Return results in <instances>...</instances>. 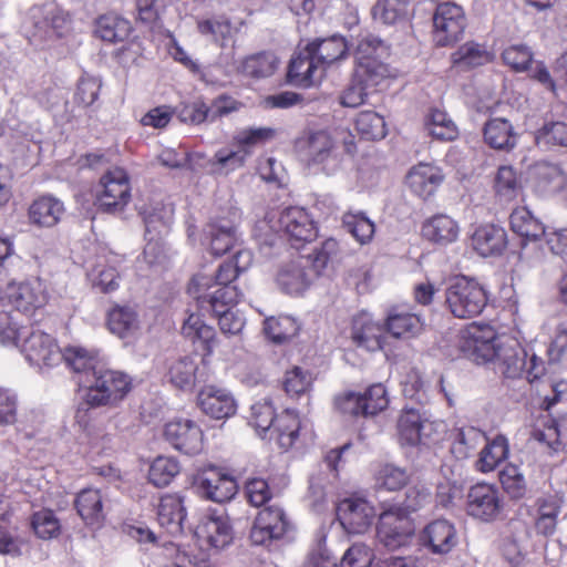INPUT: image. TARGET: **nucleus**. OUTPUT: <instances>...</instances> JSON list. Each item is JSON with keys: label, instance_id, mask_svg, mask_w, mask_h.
<instances>
[{"label": "nucleus", "instance_id": "obj_1", "mask_svg": "<svg viewBox=\"0 0 567 567\" xmlns=\"http://www.w3.org/2000/svg\"><path fill=\"white\" fill-rule=\"evenodd\" d=\"M338 250V241L329 238L319 248L313 249L312 254L300 256L282 265L276 278L278 286L286 293H301L309 287L313 278L321 274Z\"/></svg>", "mask_w": 567, "mask_h": 567}, {"label": "nucleus", "instance_id": "obj_2", "mask_svg": "<svg viewBox=\"0 0 567 567\" xmlns=\"http://www.w3.org/2000/svg\"><path fill=\"white\" fill-rule=\"evenodd\" d=\"M390 56L391 47L375 35H367L357 44V87L360 90L357 106L365 103L370 87H377L391 76L386 62Z\"/></svg>", "mask_w": 567, "mask_h": 567}, {"label": "nucleus", "instance_id": "obj_3", "mask_svg": "<svg viewBox=\"0 0 567 567\" xmlns=\"http://www.w3.org/2000/svg\"><path fill=\"white\" fill-rule=\"evenodd\" d=\"M71 17L54 2L31 7L23 22V31L29 42L44 48L71 31Z\"/></svg>", "mask_w": 567, "mask_h": 567}, {"label": "nucleus", "instance_id": "obj_4", "mask_svg": "<svg viewBox=\"0 0 567 567\" xmlns=\"http://www.w3.org/2000/svg\"><path fill=\"white\" fill-rule=\"evenodd\" d=\"M239 276L228 260L219 265L214 277L198 274L193 277L188 292L197 302L207 303L208 307H225L236 303L241 292L234 285Z\"/></svg>", "mask_w": 567, "mask_h": 567}, {"label": "nucleus", "instance_id": "obj_5", "mask_svg": "<svg viewBox=\"0 0 567 567\" xmlns=\"http://www.w3.org/2000/svg\"><path fill=\"white\" fill-rule=\"evenodd\" d=\"M85 386L83 402L90 408L117 406L133 388L132 378L117 370L94 371L91 380L80 381Z\"/></svg>", "mask_w": 567, "mask_h": 567}, {"label": "nucleus", "instance_id": "obj_6", "mask_svg": "<svg viewBox=\"0 0 567 567\" xmlns=\"http://www.w3.org/2000/svg\"><path fill=\"white\" fill-rule=\"evenodd\" d=\"M488 303L486 289L474 279L461 277L445 290V306L457 319L480 316Z\"/></svg>", "mask_w": 567, "mask_h": 567}, {"label": "nucleus", "instance_id": "obj_7", "mask_svg": "<svg viewBox=\"0 0 567 567\" xmlns=\"http://www.w3.org/2000/svg\"><path fill=\"white\" fill-rule=\"evenodd\" d=\"M498 334L488 323L472 322L458 333L457 349L461 355L476 364L495 360L498 353Z\"/></svg>", "mask_w": 567, "mask_h": 567}, {"label": "nucleus", "instance_id": "obj_8", "mask_svg": "<svg viewBox=\"0 0 567 567\" xmlns=\"http://www.w3.org/2000/svg\"><path fill=\"white\" fill-rule=\"evenodd\" d=\"M415 506H391L379 515L377 537L386 548L396 549L406 545L415 532L411 513Z\"/></svg>", "mask_w": 567, "mask_h": 567}, {"label": "nucleus", "instance_id": "obj_9", "mask_svg": "<svg viewBox=\"0 0 567 567\" xmlns=\"http://www.w3.org/2000/svg\"><path fill=\"white\" fill-rule=\"evenodd\" d=\"M432 21V39L435 47H452L463 38L466 17L461 6L453 2L440 3L435 8Z\"/></svg>", "mask_w": 567, "mask_h": 567}, {"label": "nucleus", "instance_id": "obj_10", "mask_svg": "<svg viewBox=\"0 0 567 567\" xmlns=\"http://www.w3.org/2000/svg\"><path fill=\"white\" fill-rule=\"evenodd\" d=\"M96 204L105 213L122 212L131 200V185L127 173L120 167L107 171L99 183Z\"/></svg>", "mask_w": 567, "mask_h": 567}, {"label": "nucleus", "instance_id": "obj_11", "mask_svg": "<svg viewBox=\"0 0 567 567\" xmlns=\"http://www.w3.org/2000/svg\"><path fill=\"white\" fill-rule=\"evenodd\" d=\"M503 507V498L494 484L481 482L467 491L464 509L474 519L494 522L501 516Z\"/></svg>", "mask_w": 567, "mask_h": 567}, {"label": "nucleus", "instance_id": "obj_12", "mask_svg": "<svg viewBox=\"0 0 567 567\" xmlns=\"http://www.w3.org/2000/svg\"><path fill=\"white\" fill-rule=\"evenodd\" d=\"M20 350L25 360L34 367H53L62 361V351L55 340L47 332L30 326L22 339Z\"/></svg>", "mask_w": 567, "mask_h": 567}, {"label": "nucleus", "instance_id": "obj_13", "mask_svg": "<svg viewBox=\"0 0 567 567\" xmlns=\"http://www.w3.org/2000/svg\"><path fill=\"white\" fill-rule=\"evenodd\" d=\"M145 224L147 244L143 256L146 262L153 265L158 261L162 254L161 239L167 233L172 223V208L161 204L146 208L142 213Z\"/></svg>", "mask_w": 567, "mask_h": 567}, {"label": "nucleus", "instance_id": "obj_14", "mask_svg": "<svg viewBox=\"0 0 567 567\" xmlns=\"http://www.w3.org/2000/svg\"><path fill=\"white\" fill-rule=\"evenodd\" d=\"M290 528V520L282 507L277 504L262 508L251 527L250 539L255 545L267 546L281 539Z\"/></svg>", "mask_w": 567, "mask_h": 567}, {"label": "nucleus", "instance_id": "obj_15", "mask_svg": "<svg viewBox=\"0 0 567 567\" xmlns=\"http://www.w3.org/2000/svg\"><path fill=\"white\" fill-rule=\"evenodd\" d=\"M165 440L175 450L186 455H197L204 450L202 427L190 419H175L165 424Z\"/></svg>", "mask_w": 567, "mask_h": 567}, {"label": "nucleus", "instance_id": "obj_16", "mask_svg": "<svg viewBox=\"0 0 567 567\" xmlns=\"http://www.w3.org/2000/svg\"><path fill=\"white\" fill-rule=\"evenodd\" d=\"M247 155L248 152L243 147L238 150L220 148L212 158H207L203 153H194L188 155L185 161L192 171L205 169L212 175H227L241 167Z\"/></svg>", "mask_w": 567, "mask_h": 567}, {"label": "nucleus", "instance_id": "obj_17", "mask_svg": "<svg viewBox=\"0 0 567 567\" xmlns=\"http://www.w3.org/2000/svg\"><path fill=\"white\" fill-rule=\"evenodd\" d=\"M277 224L291 245L311 241L317 237V228L308 212L302 207H287L278 214Z\"/></svg>", "mask_w": 567, "mask_h": 567}, {"label": "nucleus", "instance_id": "obj_18", "mask_svg": "<svg viewBox=\"0 0 567 567\" xmlns=\"http://www.w3.org/2000/svg\"><path fill=\"white\" fill-rule=\"evenodd\" d=\"M239 220V210L231 209L227 216H218L206 226L205 236L214 255H223L235 245Z\"/></svg>", "mask_w": 567, "mask_h": 567}, {"label": "nucleus", "instance_id": "obj_19", "mask_svg": "<svg viewBox=\"0 0 567 567\" xmlns=\"http://www.w3.org/2000/svg\"><path fill=\"white\" fill-rule=\"evenodd\" d=\"M326 72L321 64L313 56L307 45L291 58L287 79L288 82L296 86L310 87L319 84L324 78Z\"/></svg>", "mask_w": 567, "mask_h": 567}, {"label": "nucleus", "instance_id": "obj_20", "mask_svg": "<svg viewBox=\"0 0 567 567\" xmlns=\"http://www.w3.org/2000/svg\"><path fill=\"white\" fill-rule=\"evenodd\" d=\"M8 298L18 313H32L44 307L48 301L45 285L40 279L11 284Z\"/></svg>", "mask_w": 567, "mask_h": 567}, {"label": "nucleus", "instance_id": "obj_21", "mask_svg": "<svg viewBox=\"0 0 567 567\" xmlns=\"http://www.w3.org/2000/svg\"><path fill=\"white\" fill-rule=\"evenodd\" d=\"M196 485L204 497L216 503L230 501L237 493L236 481L215 467L198 474Z\"/></svg>", "mask_w": 567, "mask_h": 567}, {"label": "nucleus", "instance_id": "obj_22", "mask_svg": "<svg viewBox=\"0 0 567 567\" xmlns=\"http://www.w3.org/2000/svg\"><path fill=\"white\" fill-rule=\"evenodd\" d=\"M444 178L439 166L423 162L412 166L405 177L410 190L424 200L437 192Z\"/></svg>", "mask_w": 567, "mask_h": 567}, {"label": "nucleus", "instance_id": "obj_23", "mask_svg": "<svg viewBox=\"0 0 567 567\" xmlns=\"http://www.w3.org/2000/svg\"><path fill=\"white\" fill-rule=\"evenodd\" d=\"M197 403L203 413L216 420L228 419L237 411L234 395L215 385L204 386L197 395Z\"/></svg>", "mask_w": 567, "mask_h": 567}, {"label": "nucleus", "instance_id": "obj_24", "mask_svg": "<svg viewBox=\"0 0 567 567\" xmlns=\"http://www.w3.org/2000/svg\"><path fill=\"white\" fill-rule=\"evenodd\" d=\"M458 536L453 523L440 518L429 523L421 533L422 544L437 555L449 554L457 544Z\"/></svg>", "mask_w": 567, "mask_h": 567}, {"label": "nucleus", "instance_id": "obj_25", "mask_svg": "<svg viewBox=\"0 0 567 567\" xmlns=\"http://www.w3.org/2000/svg\"><path fill=\"white\" fill-rule=\"evenodd\" d=\"M470 243L482 257L499 256L507 247V234L501 226L485 224L475 228Z\"/></svg>", "mask_w": 567, "mask_h": 567}, {"label": "nucleus", "instance_id": "obj_26", "mask_svg": "<svg viewBox=\"0 0 567 567\" xmlns=\"http://www.w3.org/2000/svg\"><path fill=\"white\" fill-rule=\"evenodd\" d=\"M141 326L142 320L136 306L116 305L107 312V328L121 339L134 338Z\"/></svg>", "mask_w": 567, "mask_h": 567}, {"label": "nucleus", "instance_id": "obj_27", "mask_svg": "<svg viewBox=\"0 0 567 567\" xmlns=\"http://www.w3.org/2000/svg\"><path fill=\"white\" fill-rule=\"evenodd\" d=\"M196 534L208 546L223 549L233 540V529L229 519L224 514H212L198 525Z\"/></svg>", "mask_w": 567, "mask_h": 567}, {"label": "nucleus", "instance_id": "obj_28", "mask_svg": "<svg viewBox=\"0 0 567 567\" xmlns=\"http://www.w3.org/2000/svg\"><path fill=\"white\" fill-rule=\"evenodd\" d=\"M561 512V503L555 496L539 497L536 499L533 511L534 528L537 535L550 537L555 534L558 516Z\"/></svg>", "mask_w": 567, "mask_h": 567}, {"label": "nucleus", "instance_id": "obj_29", "mask_svg": "<svg viewBox=\"0 0 567 567\" xmlns=\"http://www.w3.org/2000/svg\"><path fill=\"white\" fill-rule=\"evenodd\" d=\"M185 518L186 507L181 495L165 494L161 497L157 506V519L168 534H182Z\"/></svg>", "mask_w": 567, "mask_h": 567}, {"label": "nucleus", "instance_id": "obj_30", "mask_svg": "<svg viewBox=\"0 0 567 567\" xmlns=\"http://www.w3.org/2000/svg\"><path fill=\"white\" fill-rule=\"evenodd\" d=\"M298 154L301 161L311 164L324 163L332 153L333 141L328 132L316 131L297 143Z\"/></svg>", "mask_w": 567, "mask_h": 567}, {"label": "nucleus", "instance_id": "obj_31", "mask_svg": "<svg viewBox=\"0 0 567 567\" xmlns=\"http://www.w3.org/2000/svg\"><path fill=\"white\" fill-rule=\"evenodd\" d=\"M530 176L534 188L540 194H554L567 187V175L557 164L538 162L533 166Z\"/></svg>", "mask_w": 567, "mask_h": 567}, {"label": "nucleus", "instance_id": "obj_32", "mask_svg": "<svg viewBox=\"0 0 567 567\" xmlns=\"http://www.w3.org/2000/svg\"><path fill=\"white\" fill-rule=\"evenodd\" d=\"M493 59V53L475 41H466L451 54L452 66L463 72L486 65Z\"/></svg>", "mask_w": 567, "mask_h": 567}, {"label": "nucleus", "instance_id": "obj_33", "mask_svg": "<svg viewBox=\"0 0 567 567\" xmlns=\"http://www.w3.org/2000/svg\"><path fill=\"white\" fill-rule=\"evenodd\" d=\"M421 231L431 243L449 245L457 239L460 227L452 217L436 214L423 223Z\"/></svg>", "mask_w": 567, "mask_h": 567}, {"label": "nucleus", "instance_id": "obj_34", "mask_svg": "<svg viewBox=\"0 0 567 567\" xmlns=\"http://www.w3.org/2000/svg\"><path fill=\"white\" fill-rule=\"evenodd\" d=\"M318 63L321 64L324 72L336 62L343 59L348 47L344 38L332 35L324 39H316L307 44Z\"/></svg>", "mask_w": 567, "mask_h": 567}, {"label": "nucleus", "instance_id": "obj_35", "mask_svg": "<svg viewBox=\"0 0 567 567\" xmlns=\"http://www.w3.org/2000/svg\"><path fill=\"white\" fill-rule=\"evenodd\" d=\"M527 352L517 342L498 347L496 355L498 371L508 379L522 378L525 371Z\"/></svg>", "mask_w": 567, "mask_h": 567}, {"label": "nucleus", "instance_id": "obj_36", "mask_svg": "<svg viewBox=\"0 0 567 567\" xmlns=\"http://www.w3.org/2000/svg\"><path fill=\"white\" fill-rule=\"evenodd\" d=\"M64 213V205L53 196H42L35 199L29 208L31 224L39 227L55 226Z\"/></svg>", "mask_w": 567, "mask_h": 567}, {"label": "nucleus", "instance_id": "obj_37", "mask_svg": "<svg viewBox=\"0 0 567 567\" xmlns=\"http://www.w3.org/2000/svg\"><path fill=\"white\" fill-rule=\"evenodd\" d=\"M511 229L518 235L524 244L537 241L546 236L543 223L533 216L526 207L515 208L509 216Z\"/></svg>", "mask_w": 567, "mask_h": 567}, {"label": "nucleus", "instance_id": "obj_38", "mask_svg": "<svg viewBox=\"0 0 567 567\" xmlns=\"http://www.w3.org/2000/svg\"><path fill=\"white\" fill-rule=\"evenodd\" d=\"M485 143L494 150L509 151L516 145V134L511 122L503 117L488 120L483 130Z\"/></svg>", "mask_w": 567, "mask_h": 567}, {"label": "nucleus", "instance_id": "obj_39", "mask_svg": "<svg viewBox=\"0 0 567 567\" xmlns=\"http://www.w3.org/2000/svg\"><path fill=\"white\" fill-rule=\"evenodd\" d=\"M509 453L508 440L499 434L492 441L486 437V443L480 452V456L475 463V467L481 473L493 472L502 462H504Z\"/></svg>", "mask_w": 567, "mask_h": 567}, {"label": "nucleus", "instance_id": "obj_40", "mask_svg": "<svg viewBox=\"0 0 567 567\" xmlns=\"http://www.w3.org/2000/svg\"><path fill=\"white\" fill-rule=\"evenodd\" d=\"M197 369L196 357H181L168 362L166 378L175 388L189 390L195 385Z\"/></svg>", "mask_w": 567, "mask_h": 567}, {"label": "nucleus", "instance_id": "obj_41", "mask_svg": "<svg viewBox=\"0 0 567 567\" xmlns=\"http://www.w3.org/2000/svg\"><path fill=\"white\" fill-rule=\"evenodd\" d=\"M75 507L87 525L100 524L104 518L103 501L99 489L86 488L81 491L76 496Z\"/></svg>", "mask_w": 567, "mask_h": 567}, {"label": "nucleus", "instance_id": "obj_42", "mask_svg": "<svg viewBox=\"0 0 567 567\" xmlns=\"http://www.w3.org/2000/svg\"><path fill=\"white\" fill-rule=\"evenodd\" d=\"M130 32V22L116 14H104L96 20L95 34L103 41L121 42L128 37Z\"/></svg>", "mask_w": 567, "mask_h": 567}, {"label": "nucleus", "instance_id": "obj_43", "mask_svg": "<svg viewBox=\"0 0 567 567\" xmlns=\"http://www.w3.org/2000/svg\"><path fill=\"white\" fill-rule=\"evenodd\" d=\"M494 190L504 200H514L522 192V182L516 169L511 165L498 167L494 178Z\"/></svg>", "mask_w": 567, "mask_h": 567}, {"label": "nucleus", "instance_id": "obj_44", "mask_svg": "<svg viewBox=\"0 0 567 567\" xmlns=\"http://www.w3.org/2000/svg\"><path fill=\"white\" fill-rule=\"evenodd\" d=\"M425 128L429 134L439 141H454L458 130L446 112L431 109L425 117Z\"/></svg>", "mask_w": 567, "mask_h": 567}, {"label": "nucleus", "instance_id": "obj_45", "mask_svg": "<svg viewBox=\"0 0 567 567\" xmlns=\"http://www.w3.org/2000/svg\"><path fill=\"white\" fill-rule=\"evenodd\" d=\"M62 360L75 373H83L85 380H91L96 368V355L82 347H69L62 352Z\"/></svg>", "mask_w": 567, "mask_h": 567}, {"label": "nucleus", "instance_id": "obj_46", "mask_svg": "<svg viewBox=\"0 0 567 567\" xmlns=\"http://www.w3.org/2000/svg\"><path fill=\"white\" fill-rule=\"evenodd\" d=\"M389 405V396L383 384L370 385L363 394L357 395V414L359 410L363 415H375Z\"/></svg>", "mask_w": 567, "mask_h": 567}, {"label": "nucleus", "instance_id": "obj_47", "mask_svg": "<svg viewBox=\"0 0 567 567\" xmlns=\"http://www.w3.org/2000/svg\"><path fill=\"white\" fill-rule=\"evenodd\" d=\"M486 437L483 431L474 426L462 427L452 444V452L460 458H467L486 443Z\"/></svg>", "mask_w": 567, "mask_h": 567}, {"label": "nucleus", "instance_id": "obj_48", "mask_svg": "<svg viewBox=\"0 0 567 567\" xmlns=\"http://www.w3.org/2000/svg\"><path fill=\"white\" fill-rule=\"evenodd\" d=\"M423 422L415 410H405L398 421V434L402 445L414 446L422 442Z\"/></svg>", "mask_w": 567, "mask_h": 567}, {"label": "nucleus", "instance_id": "obj_49", "mask_svg": "<svg viewBox=\"0 0 567 567\" xmlns=\"http://www.w3.org/2000/svg\"><path fill=\"white\" fill-rule=\"evenodd\" d=\"M409 7L410 0H378L372 16L384 24H395L408 19Z\"/></svg>", "mask_w": 567, "mask_h": 567}, {"label": "nucleus", "instance_id": "obj_50", "mask_svg": "<svg viewBox=\"0 0 567 567\" xmlns=\"http://www.w3.org/2000/svg\"><path fill=\"white\" fill-rule=\"evenodd\" d=\"M357 134L361 140L378 141L386 135L384 118L374 111L357 113Z\"/></svg>", "mask_w": 567, "mask_h": 567}, {"label": "nucleus", "instance_id": "obj_51", "mask_svg": "<svg viewBox=\"0 0 567 567\" xmlns=\"http://www.w3.org/2000/svg\"><path fill=\"white\" fill-rule=\"evenodd\" d=\"M274 431L277 432V440L280 447L290 449L299 435L300 420L296 412L286 410L276 417Z\"/></svg>", "mask_w": 567, "mask_h": 567}, {"label": "nucleus", "instance_id": "obj_52", "mask_svg": "<svg viewBox=\"0 0 567 567\" xmlns=\"http://www.w3.org/2000/svg\"><path fill=\"white\" fill-rule=\"evenodd\" d=\"M29 330L30 327L19 322L17 311H0V342L3 346H17L20 348L22 339Z\"/></svg>", "mask_w": 567, "mask_h": 567}, {"label": "nucleus", "instance_id": "obj_53", "mask_svg": "<svg viewBox=\"0 0 567 567\" xmlns=\"http://www.w3.org/2000/svg\"><path fill=\"white\" fill-rule=\"evenodd\" d=\"M360 323V329L357 331V346L363 347L369 351H377L383 348L385 330L384 328L371 320H367L364 315L357 318V326Z\"/></svg>", "mask_w": 567, "mask_h": 567}, {"label": "nucleus", "instance_id": "obj_54", "mask_svg": "<svg viewBox=\"0 0 567 567\" xmlns=\"http://www.w3.org/2000/svg\"><path fill=\"white\" fill-rule=\"evenodd\" d=\"M277 218L278 214L270 213L255 224L254 237L262 250L277 247L281 241L282 231L277 224Z\"/></svg>", "mask_w": 567, "mask_h": 567}, {"label": "nucleus", "instance_id": "obj_55", "mask_svg": "<svg viewBox=\"0 0 567 567\" xmlns=\"http://www.w3.org/2000/svg\"><path fill=\"white\" fill-rule=\"evenodd\" d=\"M297 321L289 316L270 317L264 322L266 337L275 343H282L298 333Z\"/></svg>", "mask_w": 567, "mask_h": 567}, {"label": "nucleus", "instance_id": "obj_56", "mask_svg": "<svg viewBox=\"0 0 567 567\" xmlns=\"http://www.w3.org/2000/svg\"><path fill=\"white\" fill-rule=\"evenodd\" d=\"M375 487L386 491H399L409 482V475L402 467L382 464L374 472Z\"/></svg>", "mask_w": 567, "mask_h": 567}, {"label": "nucleus", "instance_id": "obj_57", "mask_svg": "<svg viewBox=\"0 0 567 567\" xmlns=\"http://www.w3.org/2000/svg\"><path fill=\"white\" fill-rule=\"evenodd\" d=\"M181 466L176 458L156 457L150 466L148 480L156 487L167 486L179 473Z\"/></svg>", "mask_w": 567, "mask_h": 567}, {"label": "nucleus", "instance_id": "obj_58", "mask_svg": "<svg viewBox=\"0 0 567 567\" xmlns=\"http://www.w3.org/2000/svg\"><path fill=\"white\" fill-rule=\"evenodd\" d=\"M422 328L419 316L410 312L392 313L386 319V331L395 338H410Z\"/></svg>", "mask_w": 567, "mask_h": 567}, {"label": "nucleus", "instance_id": "obj_59", "mask_svg": "<svg viewBox=\"0 0 567 567\" xmlns=\"http://www.w3.org/2000/svg\"><path fill=\"white\" fill-rule=\"evenodd\" d=\"M353 546H350L342 556L340 566L336 564L326 547L324 538L320 539L317 547L311 550L305 567H354Z\"/></svg>", "mask_w": 567, "mask_h": 567}, {"label": "nucleus", "instance_id": "obj_60", "mask_svg": "<svg viewBox=\"0 0 567 567\" xmlns=\"http://www.w3.org/2000/svg\"><path fill=\"white\" fill-rule=\"evenodd\" d=\"M198 305L202 310L212 311L218 318L219 329L224 334H238L243 330L245 319L233 311L230 306L215 308L203 302H198Z\"/></svg>", "mask_w": 567, "mask_h": 567}, {"label": "nucleus", "instance_id": "obj_61", "mask_svg": "<svg viewBox=\"0 0 567 567\" xmlns=\"http://www.w3.org/2000/svg\"><path fill=\"white\" fill-rule=\"evenodd\" d=\"M277 59L272 53H259L247 58L243 63V72L252 78H267L274 74Z\"/></svg>", "mask_w": 567, "mask_h": 567}, {"label": "nucleus", "instance_id": "obj_62", "mask_svg": "<svg viewBox=\"0 0 567 567\" xmlns=\"http://www.w3.org/2000/svg\"><path fill=\"white\" fill-rule=\"evenodd\" d=\"M31 525L37 536L42 539H51L60 534V522L50 509L34 513Z\"/></svg>", "mask_w": 567, "mask_h": 567}, {"label": "nucleus", "instance_id": "obj_63", "mask_svg": "<svg viewBox=\"0 0 567 567\" xmlns=\"http://www.w3.org/2000/svg\"><path fill=\"white\" fill-rule=\"evenodd\" d=\"M276 417L271 402L259 401L250 408L249 424L262 434L274 426Z\"/></svg>", "mask_w": 567, "mask_h": 567}, {"label": "nucleus", "instance_id": "obj_64", "mask_svg": "<svg viewBox=\"0 0 567 567\" xmlns=\"http://www.w3.org/2000/svg\"><path fill=\"white\" fill-rule=\"evenodd\" d=\"M503 62L516 72L526 71L533 63V52L524 44H512L502 52Z\"/></svg>", "mask_w": 567, "mask_h": 567}]
</instances>
